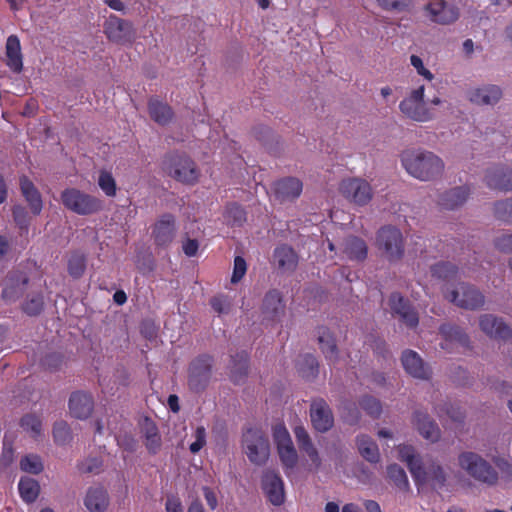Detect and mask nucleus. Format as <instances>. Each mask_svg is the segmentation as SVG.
Masks as SVG:
<instances>
[{
  "instance_id": "obj_31",
  "label": "nucleus",
  "mask_w": 512,
  "mask_h": 512,
  "mask_svg": "<svg viewBox=\"0 0 512 512\" xmlns=\"http://www.w3.org/2000/svg\"><path fill=\"white\" fill-rule=\"evenodd\" d=\"M294 434L299 448L306 453L314 468L318 470L321 466V458L317 448L314 446L309 436V433L303 426H297L294 429Z\"/></svg>"
},
{
  "instance_id": "obj_41",
  "label": "nucleus",
  "mask_w": 512,
  "mask_h": 512,
  "mask_svg": "<svg viewBox=\"0 0 512 512\" xmlns=\"http://www.w3.org/2000/svg\"><path fill=\"white\" fill-rule=\"evenodd\" d=\"M297 370L303 378L308 380L314 379L318 375V363L314 356L305 354L299 356Z\"/></svg>"
},
{
  "instance_id": "obj_46",
  "label": "nucleus",
  "mask_w": 512,
  "mask_h": 512,
  "mask_svg": "<svg viewBox=\"0 0 512 512\" xmlns=\"http://www.w3.org/2000/svg\"><path fill=\"white\" fill-rule=\"evenodd\" d=\"M21 307L22 311L28 316L39 315L44 307L43 296L40 293H31L27 295Z\"/></svg>"
},
{
  "instance_id": "obj_56",
  "label": "nucleus",
  "mask_w": 512,
  "mask_h": 512,
  "mask_svg": "<svg viewBox=\"0 0 512 512\" xmlns=\"http://www.w3.org/2000/svg\"><path fill=\"white\" fill-rule=\"evenodd\" d=\"M226 217L234 225H241L246 221V213L237 204H230L226 210Z\"/></svg>"
},
{
  "instance_id": "obj_11",
  "label": "nucleus",
  "mask_w": 512,
  "mask_h": 512,
  "mask_svg": "<svg viewBox=\"0 0 512 512\" xmlns=\"http://www.w3.org/2000/svg\"><path fill=\"white\" fill-rule=\"evenodd\" d=\"M484 184L491 190L508 193L512 191V167L497 163L484 170Z\"/></svg>"
},
{
  "instance_id": "obj_21",
  "label": "nucleus",
  "mask_w": 512,
  "mask_h": 512,
  "mask_svg": "<svg viewBox=\"0 0 512 512\" xmlns=\"http://www.w3.org/2000/svg\"><path fill=\"white\" fill-rule=\"evenodd\" d=\"M479 327L483 333L496 340H506L512 335L510 327L493 314L480 315Z\"/></svg>"
},
{
  "instance_id": "obj_2",
  "label": "nucleus",
  "mask_w": 512,
  "mask_h": 512,
  "mask_svg": "<svg viewBox=\"0 0 512 512\" xmlns=\"http://www.w3.org/2000/svg\"><path fill=\"white\" fill-rule=\"evenodd\" d=\"M457 466L477 482L494 486L499 480L496 469L480 454L464 450L457 455Z\"/></svg>"
},
{
  "instance_id": "obj_62",
  "label": "nucleus",
  "mask_w": 512,
  "mask_h": 512,
  "mask_svg": "<svg viewBox=\"0 0 512 512\" xmlns=\"http://www.w3.org/2000/svg\"><path fill=\"white\" fill-rule=\"evenodd\" d=\"M210 303H211L212 308L218 314L228 313L230 310V307H231L230 302L224 296H216L211 299Z\"/></svg>"
},
{
  "instance_id": "obj_45",
  "label": "nucleus",
  "mask_w": 512,
  "mask_h": 512,
  "mask_svg": "<svg viewBox=\"0 0 512 512\" xmlns=\"http://www.w3.org/2000/svg\"><path fill=\"white\" fill-rule=\"evenodd\" d=\"M492 213L498 220L512 224V197L495 201Z\"/></svg>"
},
{
  "instance_id": "obj_34",
  "label": "nucleus",
  "mask_w": 512,
  "mask_h": 512,
  "mask_svg": "<svg viewBox=\"0 0 512 512\" xmlns=\"http://www.w3.org/2000/svg\"><path fill=\"white\" fill-rule=\"evenodd\" d=\"M343 253L352 261L362 262L367 257L368 247L363 239L349 236L343 242Z\"/></svg>"
},
{
  "instance_id": "obj_39",
  "label": "nucleus",
  "mask_w": 512,
  "mask_h": 512,
  "mask_svg": "<svg viewBox=\"0 0 512 512\" xmlns=\"http://www.w3.org/2000/svg\"><path fill=\"white\" fill-rule=\"evenodd\" d=\"M248 376V357L242 353L233 358L230 378L235 384H242Z\"/></svg>"
},
{
  "instance_id": "obj_47",
  "label": "nucleus",
  "mask_w": 512,
  "mask_h": 512,
  "mask_svg": "<svg viewBox=\"0 0 512 512\" xmlns=\"http://www.w3.org/2000/svg\"><path fill=\"white\" fill-rule=\"evenodd\" d=\"M277 449L282 464L287 468H293L298 461V455L293 442L279 446Z\"/></svg>"
},
{
  "instance_id": "obj_48",
  "label": "nucleus",
  "mask_w": 512,
  "mask_h": 512,
  "mask_svg": "<svg viewBox=\"0 0 512 512\" xmlns=\"http://www.w3.org/2000/svg\"><path fill=\"white\" fill-rule=\"evenodd\" d=\"M20 468L26 473L36 475L43 471L44 466L41 458L38 455L30 454L21 459Z\"/></svg>"
},
{
  "instance_id": "obj_50",
  "label": "nucleus",
  "mask_w": 512,
  "mask_h": 512,
  "mask_svg": "<svg viewBox=\"0 0 512 512\" xmlns=\"http://www.w3.org/2000/svg\"><path fill=\"white\" fill-rule=\"evenodd\" d=\"M53 437L57 444L66 445L72 440V433L67 423L60 421L55 423L53 428Z\"/></svg>"
},
{
  "instance_id": "obj_61",
  "label": "nucleus",
  "mask_w": 512,
  "mask_h": 512,
  "mask_svg": "<svg viewBox=\"0 0 512 512\" xmlns=\"http://www.w3.org/2000/svg\"><path fill=\"white\" fill-rule=\"evenodd\" d=\"M410 62L419 75L423 76L428 81L433 80L434 75L427 68H425L423 61L419 56L412 55L410 57Z\"/></svg>"
},
{
  "instance_id": "obj_55",
  "label": "nucleus",
  "mask_w": 512,
  "mask_h": 512,
  "mask_svg": "<svg viewBox=\"0 0 512 512\" xmlns=\"http://www.w3.org/2000/svg\"><path fill=\"white\" fill-rule=\"evenodd\" d=\"M496 250L504 254H512V233H504L493 240Z\"/></svg>"
},
{
  "instance_id": "obj_32",
  "label": "nucleus",
  "mask_w": 512,
  "mask_h": 512,
  "mask_svg": "<svg viewBox=\"0 0 512 512\" xmlns=\"http://www.w3.org/2000/svg\"><path fill=\"white\" fill-rule=\"evenodd\" d=\"M141 433L149 453L156 454L161 448V436L156 424L148 418L141 423Z\"/></svg>"
},
{
  "instance_id": "obj_63",
  "label": "nucleus",
  "mask_w": 512,
  "mask_h": 512,
  "mask_svg": "<svg viewBox=\"0 0 512 512\" xmlns=\"http://www.w3.org/2000/svg\"><path fill=\"white\" fill-rule=\"evenodd\" d=\"M196 441L190 445V451L197 453L205 445V429L198 427L195 432Z\"/></svg>"
},
{
  "instance_id": "obj_36",
  "label": "nucleus",
  "mask_w": 512,
  "mask_h": 512,
  "mask_svg": "<svg viewBox=\"0 0 512 512\" xmlns=\"http://www.w3.org/2000/svg\"><path fill=\"white\" fill-rule=\"evenodd\" d=\"M302 191V183L296 178H286L276 184L275 193L281 201L293 200Z\"/></svg>"
},
{
  "instance_id": "obj_3",
  "label": "nucleus",
  "mask_w": 512,
  "mask_h": 512,
  "mask_svg": "<svg viewBox=\"0 0 512 512\" xmlns=\"http://www.w3.org/2000/svg\"><path fill=\"white\" fill-rule=\"evenodd\" d=\"M375 245L381 256L389 262H398L404 256V237L395 226H382L376 233Z\"/></svg>"
},
{
  "instance_id": "obj_18",
  "label": "nucleus",
  "mask_w": 512,
  "mask_h": 512,
  "mask_svg": "<svg viewBox=\"0 0 512 512\" xmlns=\"http://www.w3.org/2000/svg\"><path fill=\"white\" fill-rule=\"evenodd\" d=\"M29 278L22 271H11L5 278L4 287L2 290V298L8 303L17 301L28 284Z\"/></svg>"
},
{
  "instance_id": "obj_1",
  "label": "nucleus",
  "mask_w": 512,
  "mask_h": 512,
  "mask_svg": "<svg viewBox=\"0 0 512 512\" xmlns=\"http://www.w3.org/2000/svg\"><path fill=\"white\" fill-rule=\"evenodd\" d=\"M400 161L406 173L420 182L437 181L445 171L443 159L430 150L406 149L400 154Z\"/></svg>"
},
{
  "instance_id": "obj_33",
  "label": "nucleus",
  "mask_w": 512,
  "mask_h": 512,
  "mask_svg": "<svg viewBox=\"0 0 512 512\" xmlns=\"http://www.w3.org/2000/svg\"><path fill=\"white\" fill-rule=\"evenodd\" d=\"M150 118L161 126L169 124L174 118L172 108L158 99H151L148 103Z\"/></svg>"
},
{
  "instance_id": "obj_13",
  "label": "nucleus",
  "mask_w": 512,
  "mask_h": 512,
  "mask_svg": "<svg viewBox=\"0 0 512 512\" xmlns=\"http://www.w3.org/2000/svg\"><path fill=\"white\" fill-rule=\"evenodd\" d=\"M105 33L110 41L120 45H131L136 38L132 23L118 17L108 19Z\"/></svg>"
},
{
  "instance_id": "obj_22",
  "label": "nucleus",
  "mask_w": 512,
  "mask_h": 512,
  "mask_svg": "<svg viewBox=\"0 0 512 512\" xmlns=\"http://www.w3.org/2000/svg\"><path fill=\"white\" fill-rule=\"evenodd\" d=\"M413 425L419 434L431 443L440 441L442 433L438 424L423 411H415L413 413Z\"/></svg>"
},
{
  "instance_id": "obj_20",
  "label": "nucleus",
  "mask_w": 512,
  "mask_h": 512,
  "mask_svg": "<svg viewBox=\"0 0 512 512\" xmlns=\"http://www.w3.org/2000/svg\"><path fill=\"white\" fill-rule=\"evenodd\" d=\"M420 478H414L418 485L431 484L434 488L443 487L447 481L444 467L436 460H430L419 468Z\"/></svg>"
},
{
  "instance_id": "obj_4",
  "label": "nucleus",
  "mask_w": 512,
  "mask_h": 512,
  "mask_svg": "<svg viewBox=\"0 0 512 512\" xmlns=\"http://www.w3.org/2000/svg\"><path fill=\"white\" fill-rule=\"evenodd\" d=\"M162 169L168 176L188 185L196 183L200 175L195 162L180 153L166 155L162 162Z\"/></svg>"
},
{
  "instance_id": "obj_19",
  "label": "nucleus",
  "mask_w": 512,
  "mask_h": 512,
  "mask_svg": "<svg viewBox=\"0 0 512 512\" xmlns=\"http://www.w3.org/2000/svg\"><path fill=\"white\" fill-rule=\"evenodd\" d=\"M262 488L271 504L280 506L284 503V484L277 473L272 470H265L262 476Z\"/></svg>"
},
{
  "instance_id": "obj_5",
  "label": "nucleus",
  "mask_w": 512,
  "mask_h": 512,
  "mask_svg": "<svg viewBox=\"0 0 512 512\" xmlns=\"http://www.w3.org/2000/svg\"><path fill=\"white\" fill-rule=\"evenodd\" d=\"M63 206L81 216L93 215L103 209L102 201L76 188H66L60 194Z\"/></svg>"
},
{
  "instance_id": "obj_54",
  "label": "nucleus",
  "mask_w": 512,
  "mask_h": 512,
  "mask_svg": "<svg viewBox=\"0 0 512 512\" xmlns=\"http://www.w3.org/2000/svg\"><path fill=\"white\" fill-rule=\"evenodd\" d=\"M69 273L73 277H80L85 270V257L82 254H73L68 263Z\"/></svg>"
},
{
  "instance_id": "obj_28",
  "label": "nucleus",
  "mask_w": 512,
  "mask_h": 512,
  "mask_svg": "<svg viewBox=\"0 0 512 512\" xmlns=\"http://www.w3.org/2000/svg\"><path fill=\"white\" fill-rule=\"evenodd\" d=\"M298 255L289 246L277 247L273 254V263L281 273H292L298 266Z\"/></svg>"
},
{
  "instance_id": "obj_9",
  "label": "nucleus",
  "mask_w": 512,
  "mask_h": 512,
  "mask_svg": "<svg viewBox=\"0 0 512 512\" xmlns=\"http://www.w3.org/2000/svg\"><path fill=\"white\" fill-rule=\"evenodd\" d=\"M243 450L251 463L264 465L270 456L269 440L262 431L248 429L243 434Z\"/></svg>"
},
{
  "instance_id": "obj_60",
  "label": "nucleus",
  "mask_w": 512,
  "mask_h": 512,
  "mask_svg": "<svg viewBox=\"0 0 512 512\" xmlns=\"http://www.w3.org/2000/svg\"><path fill=\"white\" fill-rule=\"evenodd\" d=\"M246 269L247 267L245 260L242 257L237 256L234 260V269L231 277V282L234 284L239 282L245 275Z\"/></svg>"
},
{
  "instance_id": "obj_35",
  "label": "nucleus",
  "mask_w": 512,
  "mask_h": 512,
  "mask_svg": "<svg viewBox=\"0 0 512 512\" xmlns=\"http://www.w3.org/2000/svg\"><path fill=\"white\" fill-rule=\"evenodd\" d=\"M6 64L16 73L23 69L20 41L17 36L11 35L6 42Z\"/></svg>"
},
{
  "instance_id": "obj_42",
  "label": "nucleus",
  "mask_w": 512,
  "mask_h": 512,
  "mask_svg": "<svg viewBox=\"0 0 512 512\" xmlns=\"http://www.w3.org/2000/svg\"><path fill=\"white\" fill-rule=\"evenodd\" d=\"M19 492L26 503H33L39 496L40 485L35 479L24 477L19 482Z\"/></svg>"
},
{
  "instance_id": "obj_17",
  "label": "nucleus",
  "mask_w": 512,
  "mask_h": 512,
  "mask_svg": "<svg viewBox=\"0 0 512 512\" xmlns=\"http://www.w3.org/2000/svg\"><path fill=\"white\" fill-rule=\"evenodd\" d=\"M401 362L406 373L413 378L429 380L432 377L431 367L413 350L403 351Z\"/></svg>"
},
{
  "instance_id": "obj_59",
  "label": "nucleus",
  "mask_w": 512,
  "mask_h": 512,
  "mask_svg": "<svg viewBox=\"0 0 512 512\" xmlns=\"http://www.w3.org/2000/svg\"><path fill=\"white\" fill-rule=\"evenodd\" d=\"M273 436L277 447L292 443L290 435L283 425H276L274 427Z\"/></svg>"
},
{
  "instance_id": "obj_51",
  "label": "nucleus",
  "mask_w": 512,
  "mask_h": 512,
  "mask_svg": "<svg viewBox=\"0 0 512 512\" xmlns=\"http://www.w3.org/2000/svg\"><path fill=\"white\" fill-rule=\"evenodd\" d=\"M12 217L16 226L21 230H27L30 223V217L25 207L20 204L14 205L12 207Z\"/></svg>"
},
{
  "instance_id": "obj_23",
  "label": "nucleus",
  "mask_w": 512,
  "mask_h": 512,
  "mask_svg": "<svg viewBox=\"0 0 512 512\" xmlns=\"http://www.w3.org/2000/svg\"><path fill=\"white\" fill-rule=\"evenodd\" d=\"M261 313L263 318L269 322H277L284 316L285 305L279 291L273 289L265 294Z\"/></svg>"
},
{
  "instance_id": "obj_14",
  "label": "nucleus",
  "mask_w": 512,
  "mask_h": 512,
  "mask_svg": "<svg viewBox=\"0 0 512 512\" xmlns=\"http://www.w3.org/2000/svg\"><path fill=\"white\" fill-rule=\"evenodd\" d=\"M467 100L476 106H495L503 97L502 89L494 84H483L470 88L466 93Z\"/></svg>"
},
{
  "instance_id": "obj_6",
  "label": "nucleus",
  "mask_w": 512,
  "mask_h": 512,
  "mask_svg": "<svg viewBox=\"0 0 512 512\" xmlns=\"http://www.w3.org/2000/svg\"><path fill=\"white\" fill-rule=\"evenodd\" d=\"M425 87L421 85L412 89L399 103L402 116L417 123H427L434 118L433 111L424 100Z\"/></svg>"
},
{
  "instance_id": "obj_64",
  "label": "nucleus",
  "mask_w": 512,
  "mask_h": 512,
  "mask_svg": "<svg viewBox=\"0 0 512 512\" xmlns=\"http://www.w3.org/2000/svg\"><path fill=\"white\" fill-rule=\"evenodd\" d=\"M167 512H183L181 501L176 497H169L166 501Z\"/></svg>"
},
{
  "instance_id": "obj_58",
  "label": "nucleus",
  "mask_w": 512,
  "mask_h": 512,
  "mask_svg": "<svg viewBox=\"0 0 512 512\" xmlns=\"http://www.w3.org/2000/svg\"><path fill=\"white\" fill-rule=\"evenodd\" d=\"M377 3L386 10L403 11L411 3V0H376Z\"/></svg>"
},
{
  "instance_id": "obj_44",
  "label": "nucleus",
  "mask_w": 512,
  "mask_h": 512,
  "mask_svg": "<svg viewBox=\"0 0 512 512\" xmlns=\"http://www.w3.org/2000/svg\"><path fill=\"white\" fill-rule=\"evenodd\" d=\"M20 426L31 438L37 439L42 435V421L34 414H27L20 420Z\"/></svg>"
},
{
  "instance_id": "obj_24",
  "label": "nucleus",
  "mask_w": 512,
  "mask_h": 512,
  "mask_svg": "<svg viewBox=\"0 0 512 512\" xmlns=\"http://www.w3.org/2000/svg\"><path fill=\"white\" fill-rule=\"evenodd\" d=\"M469 196V187H452L448 190H445L438 196V205L445 210H457L467 202Z\"/></svg>"
},
{
  "instance_id": "obj_49",
  "label": "nucleus",
  "mask_w": 512,
  "mask_h": 512,
  "mask_svg": "<svg viewBox=\"0 0 512 512\" xmlns=\"http://www.w3.org/2000/svg\"><path fill=\"white\" fill-rule=\"evenodd\" d=\"M78 470L85 474H98L102 471L103 461L100 457H87L77 465Z\"/></svg>"
},
{
  "instance_id": "obj_52",
  "label": "nucleus",
  "mask_w": 512,
  "mask_h": 512,
  "mask_svg": "<svg viewBox=\"0 0 512 512\" xmlns=\"http://www.w3.org/2000/svg\"><path fill=\"white\" fill-rule=\"evenodd\" d=\"M98 185L107 196L113 197L116 195V183L110 173L101 171L98 178Z\"/></svg>"
},
{
  "instance_id": "obj_8",
  "label": "nucleus",
  "mask_w": 512,
  "mask_h": 512,
  "mask_svg": "<svg viewBox=\"0 0 512 512\" xmlns=\"http://www.w3.org/2000/svg\"><path fill=\"white\" fill-rule=\"evenodd\" d=\"M445 298L466 310H477L485 304L484 294L474 285L464 282L449 287L445 292Z\"/></svg>"
},
{
  "instance_id": "obj_27",
  "label": "nucleus",
  "mask_w": 512,
  "mask_h": 512,
  "mask_svg": "<svg viewBox=\"0 0 512 512\" xmlns=\"http://www.w3.org/2000/svg\"><path fill=\"white\" fill-rule=\"evenodd\" d=\"M19 186L21 194L27 202L31 213L39 215L43 208V200L39 190L26 175H22L19 178Z\"/></svg>"
},
{
  "instance_id": "obj_37",
  "label": "nucleus",
  "mask_w": 512,
  "mask_h": 512,
  "mask_svg": "<svg viewBox=\"0 0 512 512\" xmlns=\"http://www.w3.org/2000/svg\"><path fill=\"white\" fill-rule=\"evenodd\" d=\"M388 481L400 492L407 494L410 491V484L406 472L397 464L387 466Z\"/></svg>"
},
{
  "instance_id": "obj_7",
  "label": "nucleus",
  "mask_w": 512,
  "mask_h": 512,
  "mask_svg": "<svg viewBox=\"0 0 512 512\" xmlns=\"http://www.w3.org/2000/svg\"><path fill=\"white\" fill-rule=\"evenodd\" d=\"M338 192L350 205L356 207L368 205L374 197L371 184L359 177L343 179L339 183Z\"/></svg>"
},
{
  "instance_id": "obj_16",
  "label": "nucleus",
  "mask_w": 512,
  "mask_h": 512,
  "mask_svg": "<svg viewBox=\"0 0 512 512\" xmlns=\"http://www.w3.org/2000/svg\"><path fill=\"white\" fill-rule=\"evenodd\" d=\"M392 314L408 328L414 329L419 317L414 308L399 293H393L389 299Z\"/></svg>"
},
{
  "instance_id": "obj_38",
  "label": "nucleus",
  "mask_w": 512,
  "mask_h": 512,
  "mask_svg": "<svg viewBox=\"0 0 512 512\" xmlns=\"http://www.w3.org/2000/svg\"><path fill=\"white\" fill-rule=\"evenodd\" d=\"M440 334L446 342L457 344L465 348L470 346L469 336L458 326L443 324L440 327Z\"/></svg>"
},
{
  "instance_id": "obj_15",
  "label": "nucleus",
  "mask_w": 512,
  "mask_h": 512,
  "mask_svg": "<svg viewBox=\"0 0 512 512\" xmlns=\"http://www.w3.org/2000/svg\"><path fill=\"white\" fill-rule=\"evenodd\" d=\"M310 420L318 432L329 431L334 425V416L328 403L321 398L314 399L310 405Z\"/></svg>"
},
{
  "instance_id": "obj_25",
  "label": "nucleus",
  "mask_w": 512,
  "mask_h": 512,
  "mask_svg": "<svg viewBox=\"0 0 512 512\" xmlns=\"http://www.w3.org/2000/svg\"><path fill=\"white\" fill-rule=\"evenodd\" d=\"M175 234V219L170 214L163 215L153 226L152 238L157 246L169 245Z\"/></svg>"
},
{
  "instance_id": "obj_40",
  "label": "nucleus",
  "mask_w": 512,
  "mask_h": 512,
  "mask_svg": "<svg viewBox=\"0 0 512 512\" xmlns=\"http://www.w3.org/2000/svg\"><path fill=\"white\" fill-rule=\"evenodd\" d=\"M357 447L359 453L370 462H378L380 458L379 450L376 443L366 435L357 437Z\"/></svg>"
},
{
  "instance_id": "obj_57",
  "label": "nucleus",
  "mask_w": 512,
  "mask_h": 512,
  "mask_svg": "<svg viewBox=\"0 0 512 512\" xmlns=\"http://www.w3.org/2000/svg\"><path fill=\"white\" fill-rule=\"evenodd\" d=\"M456 273V267L449 263H438L432 267V274L438 278L447 279Z\"/></svg>"
},
{
  "instance_id": "obj_53",
  "label": "nucleus",
  "mask_w": 512,
  "mask_h": 512,
  "mask_svg": "<svg viewBox=\"0 0 512 512\" xmlns=\"http://www.w3.org/2000/svg\"><path fill=\"white\" fill-rule=\"evenodd\" d=\"M360 405L363 410H365L370 416L377 418L382 413L381 403L370 396H365L362 398Z\"/></svg>"
},
{
  "instance_id": "obj_30",
  "label": "nucleus",
  "mask_w": 512,
  "mask_h": 512,
  "mask_svg": "<svg viewBox=\"0 0 512 512\" xmlns=\"http://www.w3.org/2000/svg\"><path fill=\"white\" fill-rule=\"evenodd\" d=\"M397 458L406 463L413 478H420L419 468L422 465L421 455L412 445L401 444L396 447Z\"/></svg>"
},
{
  "instance_id": "obj_43",
  "label": "nucleus",
  "mask_w": 512,
  "mask_h": 512,
  "mask_svg": "<svg viewBox=\"0 0 512 512\" xmlns=\"http://www.w3.org/2000/svg\"><path fill=\"white\" fill-rule=\"evenodd\" d=\"M318 341L322 351L326 357L330 360H336L338 358V350L334 336L327 329H321L318 335Z\"/></svg>"
},
{
  "instance_id": "obj_29",
  "label": "nucleus",
  "mask_w": 512,
  "mask_h": 512,
  "mask_svg": "<svg viewBox=\"0 0 512 512\" xmlns=\"http://www.w3.org/2000/svg\"><path fill=\"white\" fill-rule=\"evenodd\" d=\"M94 402L92 397L84 392H74L69 399L70 414L77 419L88 418L93 411Z\"/></svg>"
},
{
  "instance_id": "obj_26",
  "label": "nucleus",
  "mask_w": 512,
  "mask_h": 512,
  "mask_svg": "<svg viewBox=\"0 0 512 512\" xmlns=\"http://www.w3.org/2000/svg\"><path fill=\"white\" fill-rule=\"evenodd\" d=\"M109 504V494L103 486L93 485L87 489L84 505L89 512H105Z\"/></svg>"
},
{
  "instance_id": "obj_12",
  "label": "nucleus",
  "mask_w": 512,
  "mask_h": 512,
  "mask_svg": "<svg viewBox=\"0 0 512 512\" xmlns=\"http://www.w3.org/2000/svg\"><path fill=\"white\" fill-rule=\"evenodd\" d=\"M212 359L202 356L195 359L189 367L188 385L195 392L203 391L211 378Z\"/></svg>"
},
{
  "instance_id": "obj_10",
  "label": "nucleus",
  "mask_w": 512,
  "mask_h": 512,
  "mask_svg": "<svg viewBox=\"0 0 512 512\" xmlns=\"http://www.w3.org/2000/svg\"><path fill=\"white\" fill-rule=\"evenodd\" d=\"M423 9L425 17L438 25H451L460 16L459 9L445 0H429Z\"/></svg>"
}]
</instances>
